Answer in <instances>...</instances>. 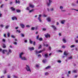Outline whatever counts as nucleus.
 <instances>
[{"instance_id": "nucleus-33", "label": "nucleus", "mask_w": 78, "mask_h": 78, "mask_svg": "<svg viewBox=\"0 0 78 78\" xmlns=\"http://www.w3.org/2000/svg\"><path fill=\"white\" fill-rule=\"evenodd\" d=\"M39 35H38L37 36L36 39L37 40H39Z\"/></svg>"}, {"instance_id": "nucleus-62", "label": "nucleus", "mask_w": 78, "mask_h": 78, "mask_svg": "<svg viewBox=\"0 0 78 78\" xmlns=\"http://www.w3.org/2000/svg\"><path fill=\"white\" fill-rule=\"evenodd\" d=\"M38 57H41V55L39 54L38 55Z\"/></svg>"}, {"instance_id": "nucleus-4", "label": "nucleus", "mask_w": 78, "mask_h": 78, "mask_svg": "<svg viewBox=\"0 0 78 78\" xmlns=\"http://www.w3.org/2000/svg\"><path fill=\"white\" fill-rule=\"evenodd\" d=\"M51 27L53 28V29L54 30V31H56L58 29L56 28V26H55L54 25H51Z\"/></svg>"}, {"instance_id": "nucleus-5", "label": "nucleus", "mask_w": 78, "mask_h": 78, "mask_svg": "<svg viewBox=\"0 0 78 78\" xmlns=\"http://www.w3.org/2000/svg\"><path fill=\"white\" fill-rule=\"evenodd\" d=\"M44 36H45L46 38H48V37L49 38L50 37V35L48 33L44 34Z\"/></svg>"}, {"instance_id": "nucleus-31", "label": "nucleus", "mask_w": 78, "mask_h": 78, "mask_svg": "<svg viewBox=\"0 0 78 78\" xmlns=\"http://www.w3.org/2000/svg\"><path fill=\"white\" fill-rule=\"evenodd\" d=\"M26 10L30 11V7H27L26 8Z\"/></svg>"}, {"instance_id": "nucleus-29", "label": "nucleus", "mask_w": 78, "mask_h": 78, "mask_svg": "<svg viewBox=\"0 0 78 78\" xmlns=\"http://www.w3.org/2000/svg\"><path fill=\"white\" fill-rule=\"evenodd\" d=\"M16 32H18V33H21L20 30H16Z\"/></svg>"}, {"instance_id": "nucleus-64", "label": "nucleus", "mask_w": 78, "mask_h": 78, "mask_svg": "<svg viewBox=\"0 0 78 78\" xmlns=\"http://www.w3.org/2000/svg\"><path fill=\"white\" fill-rule=\"evenodd\" d=\"M76 43H78V40H76Z\"/></svg>"}, {"instance_id": "nucleus-18", "label": "nucleus", "mask_w": 78, "mask_h": 78, "mask_svg": "<svg viewBox=\"0 0 78 78\" xmlns=\"http://www.w3.org/2000/svg\"><path fill=\"white\" fill-rule=\"evenodd\" d=\"M16 11L17 12H18V13H19V12H21V11L19 9H16Z\"/></svg>"}, {"instance_id": "nucleus-30", "label": "nucleus", "mask_w": 78, "mask_h": 78, "mask_svg": "<svg viewBox=\"0 0 78 78\" xmlns=\"http://www.w3.org/2000/svg\"><path fill=\"white\" fill-rule=\"evenodd\" d=\"M21 37H24V34H22V33L21 34Z\"/></svg>"}, {"instance_id": "nucleus-57", "label": "nucleus", "mask_w": 78, "mask_h": 78, "mask_svg": "<svg viewBox=\"0 0 78 78\" xmlns=\"http://www.w3.org/2000/svg\"><path fill=\"white\" fill-rule=\"evenodd\" d=\"M62 48H66V46H65L64 45H63L62 46Z\"/></svg>"}, {"instance_id": "nucleus-35", "label": "nucleus", "mask_w": 78, "mask_h": 78, "mask_svg": "<svg viewBox=\"0 0 78 78\" xmlns=\"http://www.w3.org/2000/svg\"><path fill=\"white\" fill-rule=\"evenodd\" d=\"M42 48V46L41 45H40L39 47L38 48V49H40V48Z\"/></svg>"}, {"instance_id": "nucleus-61", "label": "nucleus", "mask_w": 78, "mask_h": 78, "mask_svg": "<svg viewBox=\"0 0 78 78\" xmlns=\"http://www.w3.org/2000/svg\"><path fill=\"white\" fill-rule=\"evenodd\" d=\"M59 25V22H57L56 23V25Z\"/></svg>"}, {"instance_id": "nucleus-24", "label": "nucleus", "mask_w": 78, "mask_h": 78, "mask_svg": "<svg viewBox=\"0 0 78 78\" xmlns=\"http://www.w3.org/2000/svg\"><path fill=\"white\" fill-rule=\"evenodd\" d=\"M63 7L62 6H60V9L61 10H62V9H63Z\"/></svg>"}, {"instance_id": "nucleus-13", "label": "nucleus", "mask_w": 78, "mask_h": 78, "mask_svg": "<svg viewBox=\"0 0 78 78\" xmlns=\"http://www.w3.org/2000/svg\"><path fill=\"white\" fill-rule=\"evenodd\" d=\"M12 19L13 20H14V19H16V20H17V18L16 16L12 17Z\"/></svg>"}, {"instance_id": "nucleus-54", "label": "nucleus", "mask_w": 78, "mask_h": 78, "mask_svg": "<svg viewBox=\"0 0 78 78\" xmlns=\"http://www.w3.org/2000/svg\"><path fill=\"white\" fill-rule=\"evenodd\" d=\"M46 30H47V29H46V28H43V31H46Z\"/></svg>"}, {"instance_id": "nucleus-51", "label": "nucleus", "mask_w": 78, "mask_h": 78, "mask_svg": "<svg viewBox=\"0 0 78 78\" xmlns=\"http://www.w3.org/2000/svg\"><path fill=\"white\" fill-rule=\"evenodd\" d=\"M11 37L12 38H15V37L14 35H11Z\"/></svg>"}, {"instance_id": "nucleus-12", "label": "nucleus", "mask_w": 78, "mask_h": 78, "mask_svg": "<svg viewBox=\"0 0 78 78\" xmlns=\"http://www.w3.org/2000/svg\"><path fill=\"white\" fill-rule=\"evenodd\" d=\"M65 22L66 21L65 20H61V23H62V24H64V23H65Z\"/></svg>"}, {"instance_id": "nucleus-23", "label": "nucleus", "mask_w": 78, "mask_h": 78, "mask_svg": "<svg viewBox=\"0 0 78 78\" xmlns=\"http://www.w3.org/2000/svg\"><path fill=\"white\" fill-rule=\"evenodd\" d=\"M17 3L19 4L20 3V1H18L17 0H16V3L17 4Z\"/></svg>"}, {"instance_id": "nucleus-38", "label": "nucleus", "mask_w": 78, "mask_h": 78, "mask_svg": "<svg viewBox=\"0 0 78 78\" xmlns=\"http://www.w3.org/2000/svg\"><path fill=\"white\" fill-rule=\"evenodd\" d=\"M75 46V45H72L70 46V48H73Z\"/></svg>"}, {"instance_id": "nucleus-63", "label": "nucleus", "mask_w": 78, "mask_h": 78, "mask_svg": "<svg viewBox=\"0 0 78 78\" xmlns=\"http://www.w3.org/2000/svg\"><path fill=\"white\" fill-rule=\"evenodd\" d=\"M7 78H11V77H10V76L9 75H8L7 76Z\"/></svg>"}, {"instance_id": "nucleus-42", "label": "nucleus", "mask_w": 78, "mask_h": 78, "mask_svg": "<svg viewBox=\"0 0 78 78\" xmlns=\"http://www.w3.org/2000/svg\"><path fill=\"white\" fill-rule=\"evenodd\" d=\"M35 29V27H32L31 28V30H34V29Z\"/></svg>"}, {"instance_id": "nucleus-56", "label": "nucleus", "mask_w": 78, "mask_h": 78, "mask_svg": "<svg viewBox=\"0 0 78 78\" xmlns=\"http://www.w3.org/2000/svg\"><path fill=\"white\" fill-rule=\"evenodd\" d=\"M14 44L15 45H17V43L16 42H14Z\"/></svg>"}, {"instance_id": "nucleus-10", "label": "nucleus", "mask_w": 78, "mask_h": 78, "mask_svg": "<svg viewBox=\"0 0 78 78\" xmlns=\"http://www.w3.org/2000/svg\"><path fill=\"white\" fill-rule=\"evenodd\" d=\"M24 54L23 53L21 52L20 53V58H22V56Z\"/></svg>"}, {"instance_id": "nucleus-17", "label": "nucleus", "mask_w": 78, "mask_h": 78, "mask_svg": "<svg viewBox=\"0 0 78 78\" xmlns=\"http://www.w3.org/2000/svg\"><path fill=\"white\" fill-rule=\"evenodd\" d=\"M44 57L45 58H47L48 57V55H47V54H45L44 55Z\"/></svg>"}, {"instance_id": "nucleus-20", "label": "nucleus", "mask_w": 78, "mask_h": 78, "mask_svg": "<svg viewBox=\"0 0 78 78\" xmlns=\"http://www.w3.org/2000/svg\"><path fill=\"white\" fill-rule=\"evenodd\" d=\"M10 9H11L12 11H15V9L13 7H12Z\"/></svg>"}, {"instance_id": "nucleus-59", "label": "nucleus", "mask_w": 78, "mask_h": 78, "mask_svg": "<svg viewBox=\"0 0 78 78\" xmlns=\"http://www.w3.org/2000/svg\"><path fill=\"white\" fill-rule=\"evenodd\" d=\"M34 45H36V42L35 41H34L33 43Z\"/></svg>"}, {"instance_id": "nucleus-49", "label": "nucleus", "mask_w": 78, "mask_h": 78, "mask_svg": "<svg viewBox=\"0 0 78 78\" xmlns=\"http://www.w3.org/2000/svg\"><path fill=\"white\" fill-rule=\"evenodd\" d=\"M68 74H70L71 73V71H70L68 72Z\"/></svg>"}, {"instance_id": "nucleus-52", "label": "nucleus", "mask_w": 78, "mask_h": 78, "mask_svg": "<svg viewBox=\"0 0 78 78\" xmlns=\"http://www.w3.org/2000/svg\"><path fill=\"white\" fill-rule=\"evenodd\" d=\"M26 27L27 28H29V27H30V26L29 25H26Z\"/></svg>"}, {"instance_id": "nucleus-7", "label": "nucleus", "mask_w": 78, "mask_h": 78, "mask_svg": "<svg viewBox=\"0 0 78 78\" xmlns=\"http://www.w3.org/2000/svg\"><path fill=\"white\" fill-rule=\"evenodd\" d=\"M46 20L48 22H51V18L50 17H48L46 19Z\"/></svg>"}, {"instance_id": "nucleus-44", "label": "nucleus", "mask_w": 78, "mask_h": 78, "mask_svg": "<svg viewBox=\"0 0 78 78\" xmlns=\"http://www.w3.org/2000/svg\"><path fill=\"white\" fill-rule=\"evenodd\" d=\"M2 41L3 42H5L6 41L5 39H2Z\"/></svg>"}, {"instance_id": "nucleus-41", "label": "nucleus", "mask_w": 78, "mask_h": 78, "mask_svg": "<svg viewBox=\"0 0 78 78\" xmlns=\"http://www.w3.org/2000/svg\"><path fill=\"white\" fill-rule=\"evenodd\" d=\"M58 52L62 53V51L61 50H58Z\"/></svg>"}, {"instance_id": "nucleus-25", "label": "nucleus", "mask_w": 78, "mask_h": 78, "mask_svg": "<svg viewBox=\"0 0 78 78\" xmlns=\"http://www.w3.org/2000/svg\"><path fill=\"white\" fill-rule=\"evenodd\" d=\"M29 41H30L29 42L30 44H33V41L31 40V39H30Z\"/></svg>"}, {"instance_id": "nucleus-47", "label": "nucleus", "mask_w": 78, "mask_h": 78, "mask_svg": "<svg viewBox=\"0 0 78 78\" xmlns=\"http://www.w3.org/2000/svg\"><path fill=\"white\" fill-rule=\"evenodd\" d=\"M58 62V63H61V61L60 60H58L57 61Z\"/></svg>"}, {"instance_id": "nucleus-45", "label": "nucleus", "mask_w": 78, "mask_h": 78, "mask_svg": "<svg viewBox=\"0 0 78 78\" xmlns=\"http://www.w3.org/2000/svg\"><path fill=\"white\" fill-rule=\"evenodd\" d=\"M47 15H46L45 14H44L43 16V17H47Z\"/></svg>"}, {"instance_id": "nucleus-50", "label": "nucleus", "mask_w": 78, "mask_h": 78, "mask_svg": "<svg viewBox=\"0 0 78 78\" xmlns=\"http://www.w3.org/2000/svg\"><path fill=\"white\" fill-rule=\"evenodd\" d=\"M8 42H9V43H10L11 42L10 39H8Z\"/></svg>"}, {"instance_id": "nucleus-22", "label": "nucleus", "mask_w": 78, "mask_h": 78, "mask_svg": "<svg viewBox=\"0 0 78 78\" xmlns=\"http://www.w3.org/2000/svg\"><path fill=\"white\" fill-rule=\"evenodd\" d=\"M9 25L6 26L5 27V29H8L9 28Z\"/></svg>"}, {"instance_id": "nucleus-9", "label": "nucleus", "mask_w": 78, "mask_h": 78, "mask_svg": "<svg viewBox=\"0 0 78 78\" xmlns=\"http://www.w3.org/2000/svg\"><path fill=\"white\" fill-rule=\"evenodd\" d=\"M20 26L22 28H25V25L23 24H20Z\"/></svg>"}, {"instance_id": "nucleus-21", "label": "nucleus", "mask_w": 78, "mask_h": 78, "mask_svg": "<svg viewBox=\"0 0 78 78\" xmlns=\"http://www.w3.org/2000/svg\"><path fill=\"white\" fill-rule=\"evenodd\" d=\"M63 41L64 43H66V39L65 38H63Z\"/></svg>"}, {"instance_id": "nucleus-48", "label": "nucleus", "mask_w": 78, "mask_h": 78, "mask_svg": "<svg viewBox=\"0 0 78 78\" xmlns=\"http://www.w3.org/2000/svg\"><path fill=\"white\" fill-rule=\"evenodd\" d=\"M3 48H6V45L5 44H3Z\"/></svg>"}, {"instance_id": "nucleus-40", "label": "nucleus", "mask_w": 78, "mask_h": 78, "mask_svg": "<svg viewBox=\"0 0 78 78\" xmlns=\"http://www.w3.org/2000/svg\"><path fill=\"white\" fill-rule=\"evenodd\" d=\"M34 11V9H32L31 10H30V11L29 12H33Z\"/></svg>"}, {"instance_id": "nucleus-11", "label": "nucleus", "mask_w": 78, "mask_h": 78, "mask_svg": "<svg viewBox=\"0 0 78 78\" xmlns=\"http://www.w3.org/2000/svg\"><path fill=\"white\" fill-rule=\"evenodd\" d=\"M68 53L66 52V51H65L64 53V55H65L66 56H67Z\"/></svg>"}, {"instance_id": "nucleus-36", "label": "nucleus", "mask_w": 78, "mask_h": 78, "mask_svg": "<svg viewBox=\"0 0 78 78\" xmlns=\"http://www.w3.org/2000/svg\"><path fill=\"white\" fill-rule=\"evenodd\" d=\"M9 53H12V51H11V50L9 49Z\"/></svg>"}, {"instance_id": "nucleus-39", "label": "nucleus", "mask_w": 78, "mask_h": 78, "mask_svg": "<svg viewBox=\"0 0 78 78\" xmlns=\"http://www.w3.org/2000/svg\"><path fill=\"white\" fill-rule=\"evenodd\" d=\"M72 59V56L68 57V59Z\"/></svg>"}, {"instance_id": "nucleus-26", "label": "nucleus", "mask_w": 78, "mask_h": 78, "mask_svg": "<svg viewBox=\"0 0 78 78\" xmlns=\"http://www.w3.org/2000/svg\"><path fill=\"white\" fill-rule=\"evenodd\" d=\"M23 40L24 42H25V43H27V40H26V39H24Z\"/></svg>"}, {"instance_id": "nucleus-16", "label": "nucleus", "mask_w": 78, "mask_h": 78, "mask_svg": "<svg viewBox=\"0 0 78 78\" xmlns=\"http://www.w3.org/2000/svg\"><path fill=\"white\" fill-rule=\"evenodd\" d=\"M7 50H4L2 51V53L3 54H5V52H7Z\"/></svg>"}, {"instance_id": "nucleus-3", "label": "nucleus", "mask_w": 78, "mask_h": 78, "mask_svg": "<svg viewBox=\"0 0 78 78\" xmlns=\"http://www.w3.org/2000/svg\"><path fill=\"white\" fill-rule=\"evenodd\" d=\"M41 17H42L41 15H39L38 16V20H39L40 22H42V20H41Z\"/></svg>"}, {"instance_id": "nucleus-53", "label": "nucleus", "mask_w": 78, "mask_h": 78, "mask_svg": "<svg viewBox=\"0 0 78 78\" xmlns=\"http://www.w3.org/2000/svg\"><path fill=\"white\" fill-rule=\"evenodd\" d=\"M4 5V4H2V5H1V6H0V8H3V6Z\"/></svg>"}, {"instance_id": "nucleus-60", "label": "nucleus", "mask_w": 78, "mask_h": 78, "mask_svg": "<svg viewBox=\"0 0 78 78\" xmlns=\"http://www.w3.org/2000/svg\"><path fill=\"white\" fill-rule=\"evenodd\" d=\"M42 51H38V53H41V52H42Z\"/></svg>"}, {"instance_id": "nucleus-34", "label": "nucleus", "mask_w": 78, "mask_h": 78, "mask_svg": "<svg viewBox=\"0 0 78 78\" xmlns=\"http://www.w3.org/2000/svg\"><path fill=\"white\" fill-rule=\"evenodd\" d=\"M42 38H40L39 39H38L39 41H42Z\"/></svg>"}, {"instance_id": "nucleus-46", "label": "nucleus", "mask_w": 78, "mask_h": 78, "mask_svg": "<svg viewBox=\"0 0 78 78\" xmlns=\"http://www.w3.org/2000/svg\"><path fill=\"white\" fill-rule=\"evenodd\" d=\"M9 35H10V34L9 33H8L7 34V36L8 37H9Z\"/></svg>"}, {"instance_id": "nucleus-6", "label": "nucleus", "mask_w": 78, "mask_h": 78, "mask_svg": "<svg viewBox=\"0 0 78 78\" xmlns=\"http://www.w3.org/2000/svg\"><path fill=\"white\" fill-rule=\"evenodd\" d=\"M29 50L31 51H33L34 50V48L33 47H29L28 48Z\"/></svg>"}, {"instance_id": "nucleus-43", "label": "nucleus", "mask_w": 78, "mask_h": 78, "mask_svg": "<svg viewBox=\"0 0 78 78\" xmlns=\"http://www.w3.org/2000/svg\"><path fill=\"white\" fill-rule=\"evenodd\" d=\"M0 27H1V28H3L4 27V26H3V25L1 24L0 25Z\"/></svg>"}, {"instance_id": "nucleus-27", "label": "nucleus", "mask_w": 78, "mask_h": 78, "mask_svg": "<svg viewBox=\"0 0 78 78\" xmlns=\"http://www.w3.org/2000/svg\"><path fill=\"white\" fill-rule=\"evenodd\" d=\"M51 67L50 66H48L47 67H46L45 68V69H49V68H50Z\"/></svg>"}, {"instance_id": "nucleus-58", "label": "nucleus", "mask_w": 78, "mask_h": 78, "mask_svg": "<svg viewBox=\"0 0 78 78\" xmlns=\"http://www.w3.org/2000/svg\"><path fill=\"white\" fill-rule=\"evenodd\" d=\"M36 67L37 68H38L39 67V66L38 65H36Z\"/></svg>"}, {"instance_id": "nucleus-32", "label": "nucleus", "mask_w": 78, "mask_h": 78, "mask_svg": "<svg viewBox=\"0 0 78 78\" xmlns=\"http://www.w3.org/2000/svg\"><path fill=\"white\" fill-rule=\"evenodd\" d=\"M48 75V73L46 72L45 73V75L46 76Z\"/></svg>"}, {"instance_id": "nucleus-15", "label": "nucleus", "mask_w": 78, "mask_h": 78, "mask_svg": "<svg viewBox=\"0 0 78 78\" xmlns=\"http://www.w3.org/2000/svg\"><path fill=\"white\" fill-rule=\"evenodd\" d=\"M47 62V59H43L42 60V62H43V63H45V62Z\"/></svg>"}, {"instance_id": "nucleus-14", "label": "nucleus", "mask_w": 78, "mask_h": 78, "mask_svg": "<svg viewBox=\"0 0 78 78\" xmlns=\"http://www.w3.org/2000/svg\"><path fill=\"white\" fill-rule=\"evenodd\" d=\"M29 6L32 8H34V5H32V4H30Z\"/></svg>"}, {"instance_id": "nucleus-37", "label": "nucleus", "mask_w": 78, "mask_h": 78, "mask_svg": "<svg viewBox=\"0 0 78 78\" xmlns=\"http://www.w3.org/2000/svg\"><path fill=\"white\" fill-rule=\"evenodd\" d=\"M50 11H54V9H53V8H51L50 9Z\"/></svg>"}, {"instance_id": "nucleus-1", "label": "nucleus", "mask_w": 78, "mask_h": 78, "mask_svg": "<svg viewBox=\"0 0 78 78\" xmlns=\"http://www.w3.org/2000/svg\"><path fill=\"white\" fill-rule=\"evenodd\" d=\"M26 69L27 70V71H28V72H31V69H30V66H28L27 65H26Z\"/></svg>"}, {"instance_id": "nucleus-19", "label": "nucleus", "mask_w": 78, "mask_h": 78, "mask_svg": "<svg viewBox=\"0 0 78 78\" xmlns=\"http://www.w3.org/2000/svg\"><path fill=\"white\" fill-rule=\"evenodd\" d=\"M12 76L13 77V78H18V77L16 76H15L14 75H12Z\"/></svg>"}, {"instance_id": "nucleus-28", "label": "nucleus", "mask_w": 78, "mask_h": 78, "mask_svg": "<svg viewBox=\"0 0 78 78\" xmlns=\"http://www.w3.org/2000/svg\"><path fill=\"white\" fill-rule=\"evenodd\" d=\"M73 73H76L77 72V71L76 70H73Z\"/></svg>"}, {"instance_id": "nucleus-8", "label": "nucleus", "mask_w": 78, "mask_h": 78, "mask_svg": "<svg viewBox=\"0 0 78 78\" xmlns=\"http://www.w3.org/2000/svg\"><path fill=\"white\" fill-rule=\"evenodd\" d=\"M20 58L21 59H22V60H24V61H27V59L25 57H22Z\"/></svg>"}, {"instance_id": "nucleus-2", "label": "nucleus", "mask_w": 78, "mask_h": 78, "mask_svg": "<svg viewBox=\"0 0 78 78\" xmlns=\"http://www.w3.org/2000/svg\"><path fill=\"white\" fill-rule=\"evenodd\" d=\"M48 2H47V4L48 6H49L50 5V4L52 3V0H48Z\"/></svg>"}, {"instance_id": "nucleus-55", "label": "nucleus", "mask_w": 78, "mask_h": 78, "mask_svg": "<svg viewBox=\"0 0 78 78\" xmlns=\"http://www.w3.org/2000/svg\"><path fill=\"white\" fill-rule=\"evenodd\" d=\"M35 52H36V54H38V53H39V52H38V51H37V50H36L35 51Z\"/></svg>"}]
</instances>
